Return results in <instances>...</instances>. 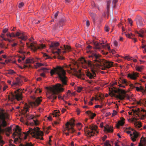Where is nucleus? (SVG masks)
<instances>
[{
	"instance_id": "20e7f679",
	"label": "nucleus",
	"mask_w": 146,
	"mask_h": 146,
	"mask_svg": "<svg viewBox=\"0 0 146 146\" xmlns=\"http://www.w3.org/2000/svg\"><path fill=\"white\" fill-rule=\"evenodd\" d=\"M89 57L92 58L97 68L102 70H106L113 65L112 62L101 59L99 54L92 53Z\"/></svg>"
},
{
	"instance_id": "2f4dec72",
	"label": "nucleus",
	"mask_w": 146,
	"mask_h": 146,
	"mask_svg": "<svg viewBox=\"0 0 146 146\" xmlns=\"http://www.w3.org/2000/svg\"><path fill=\"white\" fill-rule=\"evenodd\" d=\"M34 145L31 143H27L25 144H20L19 146H33Z\"/></svg>"
},
{
	"instance_id": "9d476101",
	"label": "nucleus",
	"mask_w": 146,
	"mask_h": 146,
	"mask_svg": "<svg viewBox=\"0 0 146 146\" xmlns=\"http://www.w3.org/2000/svg\"><path fill=\"white\" fill-rule=\"evenodd\" d=\"M42 100V99L41 98L38 97L35 101L30 102L29 105L26 104L23 108L24 112L26 113L29 112L30 106L33 108L38 106L40 104Z\"/></svg>"
},
{
	"instance_id": "ddd939ff",
	"label": "nucleus",
	"mask_w": 146,
	"mask_h": 146,
	"mask_svg": "<svg viewBox=\"0 0 146 146\" xmlns=\"http://www.w3.org/2000/svg\"><path fill=\"white\" fill-rule=\"evenodd\" d=\"M92 44L95 46L94 48L97 49H102V48H107L109 51H110L111 50L110 46L108 44H107L104 45L105 44V42L103 40L102 41V42L101 43H98L95 41H93Z\"/></svg>"
},
{
	"instance_id": "b1692460",
	"label": "nucleus",
	"mask_w": 146,
	"mask_h": 146,
	"mask_svg": "<svg viewBox=\"0 0 146 146\" xmlns=\"http://www.w3.org/2000/svg\"><path fill=\"white\" fill-rule=\"evenodd\" d=\"M92 46H91L90 45H89L88 46H87V48L88 49H89V50H87V52L88 53H89V52L90 53V54H89V55L88 56V57H89V58L90 59V60H93L92 59V58H90L89 57V56L90 55L92 54V53H96V54H97L95 52H93L92 51V50H90V49H92Z\"/></svg>"
},
{
	"instance_id": "6ab92c4d",
	"label": "nucleus",
	"mask_w": 146,
	"mask_h": 146,
	"mask_svg": "<svg viewBox=\"0 0 146 146\" xmlns=\"http://www.w3.org/2000/svg\"><path fill=\"white\" fill-rule=\"evenodd\" d=\"M138 74L137 72H133L131 73H129L127 74V77L133 80H136L137 78L138 77Z\"/></svg>"
},
{
	"instance_id": "37998d69",
	"label": "nucleus",
	"mask_w": 146,
	"mask_h": 146,
	"mask_svg": "<svg viewBox=\"0 0 146 146\" xmlns=\"http://www.w3.org/2000/svg\"><path fill=\"white\" fill-rule=\"evenodd\" d=\"M113 44L114 46H115L116 47H117L119 45V43L116 40H114V41Z\"/></svg>"
},
{
	"instance_id": "dca6fc26",
	"label": "nucleus",
	"mask_w": 146,
	"mask_h": 146,
	"mask_svg": "<svg viewBox=\"0 0 146 146\" xmlns=\"http://www.w3.org/2000/svg\"><path fill=\"white\" fill-rule=\"evenodd\" d=\"M22 80L20 77H17L16 78L15 80H13V84H12V87L15 88H18L21 85Z\"/></svg>"
},
{
	"instance_id": "39448f33",
	"label": "nucleus",
	"mask_w": 146,
	"mask_h": 146,
	"mask_svg": "<svg viewBox=\"0 0 146 146\" xmlns=\"http://www.w3.org/2000/svg\"><path fill=\"white\" fill-rule=\"evenodd\" d=\"M8 114L5 112L4 110L0 108V132L1 131V127H5L7 125V123L5 121L6 118H8ZM3 141L1 139L0 136V144L3 143Z\"/></svg>"
},
{
	"instance_id": "a211bd4d",
	"label": "nucleus",
	"mask_w": 146,
	"mask_h": 146,
	"mask_svg": "<svg viewBox=\"0 0 146 146\" xmlns=\"http://www.w3.org/2000/svg\"><path fill=\"white\" fill-rule=\"evenodd\" d=\"M126 133L128 134H129L133 142L137 138L138 136L137 132L135 131L133 132L132 133H131V131H127Z\"/></svg>"
},
{
	"instance_id": "7c9ffc66",
	"label": "nucleus",
	"mask_w": 146,
	"mask_h": 146,
	"mask_svg": "<svg viewBox=\"0 0 146 146\" xmlns=\"http://www.w3.org/2000/svg\"><path fill=\"white\" fill-rule=\"evenodd\" d=\"M111 3V1L110 0H108L107 1V12H108L110 9V4Z\"/></svg>"
},
{
	"instance_id": "e433bc0d",
	"label": "nucleus",
	"mask_w": 146,
	"mask_h": 146,
	"mask_svg": "<svg viewBox=\"0 0 146 146\" xmlns=\"http://www.w3.org/2000/svg\"><path fill=\"white\" fill-rule=\"evenodd\" d=\"M8 74H15V71L12 70H9L8 71Z\"/></svg>"
},
{
	"instance_id": "c85d7f7f",
	"label": "nucleus",
	"mask_w": 146,
	"mask_h": 146,
	"mask_svg": "<svg viewBox=\"0 0 146 146\" xmlns=\"http://www.w3.org/2000/svg\"><path fill=\"white\" fill-rule=\"evenodd\" d=\"M5 34L3 33H2L1 36H0L2 38L3 40H5V41H10V40L8 38H5Z\"/></svg>"
},
{
	"instance_id": "9b49d317",
	"label": "nucleus",
	"mask_w": 146,
	"mask_h": 146,
	"mask_svg": "<svg viewBox=\"0 0 146 146\" xmlns=\"http://www.w3.org/2000/svg\"><path fill=\"white\" fill-rule=\"evenodd\" d=\"M110 91L112 93H118L117 97L121 100H123L125 97L124 94L125 93V91L120 88H117L113 87L109 89Z\"/></svg>"
},
{
	"instance_id": "bf43d9fd",
	"label": "nucleus",
	"mask_w": 146,
	"mask_h": 146,
	"mask_svg": "<svg viewBox=\"0 0 146 146\" xmlns=\"http://www.w3.org/2000/svg\"><path fill=\"white\" fill-rule=\"evenodd\" d=\"M7 83L12 86V84H13L11 81L10 80H8L7 81Z\"/></svg>"
},
{
	"instance_id": "6e6d98bb",
	"label": "nucleus",
	"mask_w": 146,
	"mask_h": 146,
	"mask_svg": "<svg viewBox=\"0 0 146 146\" xmlns=\"http://www.w3.org/2000/svg\"><path fill=\"white\" fill-rule=\"evenodd\" d=\"M62 113H64L66 110V109L64 108H62L60 109Z\"/></svg>"
},
{
	"instance_id": "8fccbe9b",
	"label": "nucleus",
	"mask_w": 146,
	"mask_h": 146,
	"mask_svg": "<svg viewBox=\"0 0 146 146\" xmlns=\"http://www.w3.org/2000/svg\"><path fill=\"white\" fill-rule=\"evenodd\" d=\"M11 127L10 126L9 127H8V128L6 129V131H7L8 132H11Z\"/></svg>"
},
{
	"instance_id": "f3484780",
	"label": "nucleus",
	"mask_w": 146,
	"mask_h": 146,
	"mask_svg": "<svg viewBox=\"0 0 146 146\" xmlns=\"http://www.w3.org/2000/svg\"><path fill=\"white\" fill-rule=\"evenodd\" d=\"M61 48L62 50V52L63 54L66 52L70 51L71 50L70 47L68 45H64L63 47H61ZM61 52L62 50L61 49H58L57 51L56 52L58 53V54H59V53Z\"/></svg>"
},
{
	"instance_id": "864d4df0",
	"label": "nucleus",
	"mask_w": 146,
	"mask_h": 146,
	"mask_svg": "<svg viewBox=\"0 0 146 146\" xmlns=\"http://www.w3.org/2000/svg\"><path fill=\"white\" fill-rule=\"evenodd\" d=\"M102 105H96L95 106V108H102Z\"/></svg>"
},
{
	"instance_id": "49530a36",
	"label": "nucleus",
	"mask_w": 146,
	"mask_h": 146,
	"mask_svg": "<svg viewBox=\"0 0 146 146\" xmlns=\"http://www.w3.org/2000/svg\"><path fill=\"white\" fill-rule=\"evenodd\" d=\"M8 29L7 28H5L3 29L2 32L3 33L5 34L6 33H8Z\"/></svg>"
},
{
	"instance_id": "cd10ccee",
	"label": "nucleus",
	"mask_w": 146,
	"mask_h": 146,
	"mask_svg": "<svg viewBox=\"0 0 146 146\" xmlns=\"http://www.w3.org/2000/svg\"><path fill=\"white\" fill-rule=\"evenodd\" d=\"M139 111L142 112V114L143 117L146 116V110L141 108L140 110L139 109Z\"/></svg>"
},
{
	"instance_id": "e2e57ef3",
	"label": "nucleus",
	"mask_w": 146,
	"mask_h": 146,
	"mask_svg": "<svg viewBox=\"0 0 146 146\" xmlns=\"http://www.w3.org/2000/svg\"><path fill=\"white\" fill-rule=\"evenodd\" d=\"M128 21L130 24L131 25H132L133 23L132 21L130 19H128Z\"/></svg>"
},
{
	"instance_id": "a878e982",
	"label": "nucleus",
	"mask_w": 146,
	"mask_h": 146,
	"mask_svg": "<svg viewBox=\"0 0 146 146\" xmlns=\"http://www.w3.org/2000/svg\"><path fill=\"white\" fill-rule=\"evenodd\" d=\"M136 33L138 35V36H140L142 38L144 36V31L143 30H141L139 32L137 31Z\"/></svg>"
},
{
	"instance_id": "c9c22d12",
	"label": "nucleus",
	"mask_w": 146,
	"mask_h": 146,
	"mask_svg": "<svg viewBox=\"0 0 146 146\" xmlns=\"http://www.w3.org/2000/svg\"><path fill=\"white\" fill-rule=\"evenodd\" d=\"M135 126L138 128H140L141 126V122H137L135 124Z\"/></svg>"
},
{
	"instance_id": "79ce46f5",
	"label": "nucleus",
	"mask_w": 146,
	"mask_h": 146,
	"mask_svg": "<svg viewBox=\"0 0 146 146\" xmlns=\"http://www.w3.org/2000/svg\"><path fill=\"white\" fill-rule=\"evenodd\" d=\"M143 66H137L136 67V70L138 71H141L143 69Z\"/></svg>"
},
{
	"instance_id": "f8f14e48",
	"label": "nucleus",
	"mask_w": 146,
	"mask_h": 146,
	"mask_svg": "<svg viewBox=\"0 0 146 146\" xmlns=\"http://www.w3.org/2000/svg\"><path fill=\"white\" fill-rule=\"evenodd\" d=\"M26 118L28 120L26 123L27 125L33 126L37 125L39 124V122L36 116H34L31 114H27L26 115Z\"/></svg>"
},
{
	"instance_id": "09e8293b",
	"label": "nucleus",
	"mask_w": 146,
	"mask_h": 146,
	"mask_svg": "<svg viewBox=\"0 0 146 146\" xmlns=\"http://www.w3.org/2000/svg\"><path fill=\"white\" fill-rule=\"evenodd\" d=\"M82 89V87H78V89L77 90V92H80L81 91Z\"/></svg>"
},
{
	"instance_id": "5fc2aeb1",
	"label": "nucleus",
	"mask_w": 146,
	"mask_h": 146,
	"mask_svg": "<svg viewBox=\"0 0 146 146\" xmlns=\"http://www.w3.org/2000/svg\"><path fill=\"white\" fill-rule=\"evenodd\" d=\"M8 88V86L6 85H5L3 88V91H5Z\"/></svg>"
},
{
	"instance_id": "412c9836",
	"label": "nucleus",
	"mask_w": 146,
	"mask_h": 146,
	"mask_svg": "<svg viewBox=\"0 0 146 146\" xmlns=\"http://www.w3.org/2000/svg\"><path fill=\"white\" fill-rule=\"evenodd\" d=\"M86 113L87 114L91 119H92L96 115V114L92 113L90 111H87L86 112Z\"/></svg>"
},
{
	"instance_id": "a18cd8bd",
	"label": "nucleus",
	"mask_w": 146,
	"mask_h": 146,
	"mask_svg": "<svg viewBox=\"0 0 146 146\" xmlns=\"http://www.w3.org/2000/svg\"><path fill=\"white\" fill-rule=\"evenodd\" d=\"M110 28L108 26H106L104 29L106 32H108L109 31Z\"/></svg>"
},
{
	"instance_id": "2eb2a0df",
	"label": "nucleus",
	"mask_w": 146,
	"mask_h": 146,
	"mask_svg": "<svg viewBox=\"0 0 146 146\" xmlns=\"http://www.w3.org/2000/svg\"><path fill=\"white\" fill-rule=\"evenodd\" d=\"M115 84L117 85L119 87L123 88H125L127 85L126 80L121 78H119L117 84L116 82H114L113 83V85Z\"/></svg>"
},
{
	"instance_id": "7ed1b4c3",
	"label": "nucleus",
	"mask_w": 146,
	"mask_h": 146,
	"mask_svg": "<svg viewBox=\"0 0 146 146\" xmlns=\"http://www.w3.org/2000/svg\"><path fill=\"white\" fill-rule=\"evenodd\" d=\"M79 65L85 69L90 68L91 69V72L87 71L86 72L87 76L90 79H94L96 77V74L95 72L96 69L98 68L96 66V64L93 61L88 60L87 61L83 57H82L79 59L78 62Z\"/></svg>"
},
{
	"instance_id": "69168bd1",
	"label": "nucleus",
	"mask_w": 146,
	"mask_h": 146,
	"mask_svg": "<svg viewBox=\"0 0 146 146\" xmlns=\"http://www.w3.org/2000/svg\"><path fill=\"white\" fill-rule=\"evenodd\" d=\"M107 138V136H106V135H104V136H103V137H102V140L103 141H105L106 139Z\"/></svg>"
},
{
	"instance_id": "473e14b6",
	"label": "nucleus",
	"mask_w": 146,
	"mask_h": 146,
	"mask_svg": "<svg viewBox=\"0 0 146 146\" xmlns=\"http://www.w3.org/2000/svg\"><path fill=\"white\" fill-rule=\"evenodd\" d=\"M25 58V56H23V57L20 56L19 57V59H18V61L20 63L22 62V61L24 60Z\"/></svg>"
},
{
	"instance_id": "6e6552de",
	"label": "nucleus",
	"mask_w": 146,
	"mask_h": 146,
	"mask_svg": "<svg viewBox=\"0 0 146 146\" xmlns=\"http://www.w3.org/2000/svg\"><path fill=\"white\" fill-rule=\"evenodd\" d=\"M29 42H27V47L33 51H35L38 49H42L45 48V45L42 44H40L39 45L36 44L35 42H34V39L33 38L29 39Z\"/></svg>"
},
{
	"instance_id": "393cba45",
	"label": "nucleus",
	"mask_w": 146,
	"mask_h": 146,
	"mask_svg": "<svg viewBox=\"0 0 146 146\" xmlns=\"http://www.w3.org/2000/svg\"><path fill=\"white\" fill-rule=\"evenodd\" d=\"M130 86L131 87H132V88H136V90L138 92H141L143 90V88L141 86H140V87H135L132 84H131Z\"/></svg>"
},
{
	"instance_id": "de8ad7c7",
	"label": "nucleus",
	"mask_w": 146,
	"mask_h": 146,
	"mask_svg": "<svg viewBox=\"0 0 146 146\" xmlns=\"http://www.w3.org/2000/svg\"><path fill=\"white\" fill-rule=\"evenodd\" d=\"M24 5V3L23 2H21L19 3V8H22Z\"/></svg>"
},
{
	"instance_id": "603ef678",
	"label": "nucleus",
	"mask_w": 146,
	"mask_h": 146,
	"mask_svg": "<svg viewBox=\"0 0 146 146\" xmlns=\"http://www.w3.org/2000/svg\"><path fill=\"white\" fill-rule=\"evenodd\" d=\"M118 0H113L112 3L114 5V6H115V4L117 2Z\"/></svg>"
},
{
	"instance_id": "680f3d73",
	"label": "nucleus",
	"mask_w": 146,
	"mask_h": 146,
	"mask_svg": "<svg viewBox=\"0 0 146 146\" xmlns=\"http://www.w3.org/2000/svg\"><path fill=\"white\" fill-rule=\"evenodd\" d=\"M19 52V53L21 54H23L25 52L23 51L21 49H20Z\"/></svg>"
},
{
	"instance_id": "c03bdc74",
	"label": "nucleus",
	"mask_w": 146,
	"mask_h": 146,
	"mask_svg": "<svg viewBox=\"0 0 146 146\" xmlns=\"http://www.w3.org/2000/svg\"><path fill=\"white\" fill-rule=\"evenodd\" d=\"M113 113H112V116L111 117H113L116 115L117 114V111L115 110H113Z\"/></svg>"
},
{
	"instance_id": "58836bf2",
	"label": "nucleus",
	"mask_w": 146,
	"mask_h": 146,
	"mask_svg": "<svg viewBox=\"0 0 146 146\" xmlns=\"http://www.w3.org/2000/svg\"><path fill=\"white\" fill-rule=\"evenodd\" d=\"M43 56L45 59H47L50 58V56L45 53H43Z\"/></svg>"
},
{
	"instance_id": "ea45409f",
	"label": "nucleus",
	"mask_w": 146,
	"mask_h": 146,
	"mask_svg": "<svg viewBox=\"0 0 146 146\" xmlns=\"http://www.w3.org/2000/svg\"><path fill=\"white\" fill-rule=\"evenodd\" d=\"M146 48V43L143 42H142V45L141 47V49H143Z\"/></svg>"
},
{
	"instance_id": "4be33fe9",
	"label": "nucleus",
	"mask_w": 146,
	"mask_h": 146,
	"mask_svg": "<svg viewBox=\"0 0 146 146\" xmlns=\"http://www.w3.org/2000/svg\"><path fill=\"white\" fill-rule=\"evenodd\" d=\"M125 120V119H124L123 118H121V120L118 121V123L117 124V127L119 128V126H122L124 123V121Z\"/></svg>"
},
{
	"instance_id": "72a5a7b5",
	"label": "nucleus",
	"mask_w": 146,
	"mask_h": 146,
	"mask_svg": "<svg viewBox=\"0 0 146 146\" xmlns=\"http://www.w3.org/2000/svg\"><path fill=\"white\" fill-rule=\"evenodd\" d=\"M59 43L58 42H56L53 44H52L50 46V47L55 48L59 45Z\"/></svg>"
},
{
	"instance_id": "774afa93",
	"label": "nucleus",
	"mask_w": 146,
	"mask_h": 146,
	"mask_svg": "<svg viewBox=\"0 0 146 146\" xmlns=\"http://www.w3.org/2000/svg\"><path fill=\"white\" fill-rule=\"evenodd\" d=\"M126 36L128 38H130V35L129 33H126L125 34Z\"/></svg>"
},
{
	"instance_id": "3c124183",
	"label": "nucleus",
	"mask_w": 146,
	"mask_h": 146,
	"mask_svg": "<svg viewBox=\"0 0 146 146\" xmlns=\"http://www.w3.org/2000/svg\"><path fill=\"white\" fill-rule=\"evenodd\" d=\"M104 146H107L109 145H110L109 144V141H106V142H105L104 143Z\"/></svg>"
},
{
	"instance_id": "4468645a",
	"label": "nucleus",
	"mask_w": 146,
	"mask_h": 146,
	"mask_svg": "<svg viewBox=\"0 0 146 146\" xmlns=\"http://www.w3.org/2000/svg\"><path fill=\"white\" fill-rule=\"evenodd\" d=\"M11 38L17 37L22 40H25L27 39V36L23 32H17L16 34H15L13 33H10Z\"/></svg>"
},
{
	"instance_id": "052dcab7",
	"label": "nucleus",
	"mask_w": 146,
	"mask_h": 146,
	"mask_svg": "<svg viewBox=\"0 0 146 146\" xmlns=\"http://www.w3.org/2000/svg\"><path fill=\"white\" fill-rule=\"evenodd\" d=\"M86 25L87 27H88L90 25V22L88 20H87L86 21Z\"/></svg>"
},
{
	"instance_id": "338daca9",
	"label": "nucleus",
	"mask_w": 146,
	"mask_h": 146,
	"mask_svg": "<svg viewBox=\"0 0 146 146\" xmlns=\"http://www.w3.org/2000/svg\"><path fill=\"white\" fill-rule=\"evenodd\" d=\"M137 24L140 26H142L143 25V24L142 23H140L138 21L137 22Z\"/></svg>"
},
{
	"instance_id": "f03ea898",
	"label": "nucleus",
	"mask_w": 146,
	"mask_h": 146,
	"mask_svg": "<svg viewBox=\"0 0 146 146\" xmlns=\"http://www.w3.org/2000/svg\"><path fill=\"white\" fill-rule=\"evenodd\" d=\"M15 131L13 134V136L15 137L17 136L21 140L26 139L29 134L31 135L32 136L39 139L40 140H43L42 136L43 133L39 130V128L38 127L34 128L29 127V130L27 132H24L21 133V129L18 126H16Z\"/></svg>"
},
{
	"instance_id": "bb28decb",
	"label": "nucleus",
	"mask_w": 146,
	"mask_h": 146,
	"mask_svg": "<svg viewBox=\"0 0 146 146\" xmlns=\"http://www.w3.org/2000/svg\"><path fill=\"white\" fill-rule=\"evenodd\" d=\"M73 66V65L69 64L68 65L66 66V67L68 68H70L72 72H76V70L72 67Z\"/></svg>"
},
{
	"instance_id": "1a4fd4ad",
	"label": "nucleus",
	"mask_w": 146,
	"mask_h": 146,
	"mask_svg": "<svg viewBox=\"0 0 146 146\" xmlns=\"http://www.w3.org/2000/svg\"><path fill=\"white\" fill-rule=\"evenodd\" d=\"M74 120L72 119L71 122H68L65 125L66 127L64 128V130L63 131V133L66 136L69 135L70 133L73 134L76 132V130L74 129L73 127L75 125Z\"/></svg>"
},
{
	"instance_id": "4c0bfd02",
	"label": "nucleus",
	"mask_w": 146,
	"mask_h": 146,
	"mask_svg": "<svg viewBox=\"0 0 146 146\" xmlns=\"http://www.w3.org/2000/svg\"><path fill=\"white\" fill-rule=\"evenodd\" d=\"M76 126L77 127H79L80 128H78V129L80 130L81 129V128L82 127V125L81 123H78L76 125Z\"/></svg>"
},
{
	"instance_id": "a19ab883",
	"label": "nucleus",
	"mask_w": 146,
	"mask_h": 146,
	"mask_svg": "<svg viewBox=\"0 0 146 146\" xmlns=\"http://www.w3.org/2000/svg\"><path fill=\"white\" fill-rule=\"evenodd\" d=\"M124 58L126 59H127L128 61L133 59V58L132 57H130L129 56H125V57Z\"/></svg>"
},
{
	"instance_id": "5701e85b",
	"label": "nucleus",
	"mask_w": 146,
	"mask_h": 146,
	"mask_svg": "<svg viewBox=\"0 0 146 146\" xmlns=\"http://www.w3.org/2000/svg\"><path fill=\"white\" fill-rule=\"evenodd\" d=\"M36 60L33 58H27L25 61V63H33L35 62Z\"/></svg>"
},
{
	"instance_id": "423d86ee",
	"label": "nucleus",
	"mask_w": 146,
	"mask_h": 146,
	"mask_svg": "<svg viewBox=\"0 0 146 146\" xmlns=\"http://www.w3.org/2000/svg\"><path fill=\"white\" fill-rule=\"evenodd\" d=\"M22 90L20 89L12 92L9 95V100L11 101L15 100L18 101L21 100L22 98Z\"/></svg>"
},
{
	"instance_id": "aec40b11",
	"label": "nucleus",
	"mask_w": 146,
	"mask_h": 146,
	"mask_svg": "<svg viewBox=\"0 0 146 146\" xmlns=\"http://www.w3.org/2000/svg\"><path fill=\"white\" fill-rule=\"evenodd\" d=\"M104 130L108 132H112L113 131V129L111 126H110L108 124L106 125L104 127Z\"/></svg>"
},
{
	"instance_id": "f257e3e1",
	"label": "nucleus",
	"mask_w": 146,
	"mask_h": 146,
	"mask_svg": "<svg viewBox=\"0 0 146 146\" xmlns=\"http://www.w3.org/2000/svg\"><path fill=\"white\" fill-rule=\"evenodd\" d=\"M51 75L57 74L62 82V85L58 83L52 87H45V88L47 90L46 96L47 98L52 100V102L56 99V95L64 91V89L63 88V85H66L67 81V78L66 76L65 70L63 68L60 66H58L55 67H53L51 70L50 72Z\"/></svg>"
},
{
	"instance_id": "c756f323",
	"label": "nucleus",
	"mask_w": 146,
	"mask_h": 146,
	"mask_svg": "<svg viewBox=\"0 0 146 146\" xmlns=\"http://www.w3.org/2000/svg\"><path fill=\"white\" fill-rule=\"evenodd\" d=\"M59 110H55L53 112V114L54 117H58L60 115L59 114Z\"/></svg>"
},
{
	"instance_id": "4d7b16f0",
	"label": "nucleus",
	"mask_w": 146,
	"mask_h": 146,
	"mask_svg": "<svg viewBox=\"0 0 146 146\" xmlns=\"http://www.w3.org/2000/svg\"><path fill=\"white\" fill-rule=\"evenodd\" d=\"M41 92V90L39 88H37L35 91V93H40Z\"/></svg>"
},
{
	"instance_id": "0e129e2a",
	"label": "nucleus",
	"mask_w": 146,
	"mask_h": 146,
	"mask_svg": "<svg viewBox=\"0 0 146 146\" xmlns=\"http://www.w3.org/2000/svg\"><path fill=\"white\" fill-rule=\"evenodd\" d=\"M111 113H110V112H108L106 113L105 115L106 116H109L110 115H111Z\"/></svg>"
},
{
	"instance_id": "13d9d810",
	"label": "nucleus",
	"mask_w": 146,
	"mask_h": 146,
	"mask_svg": "<svg viewBox=\"0 0 146 146\" xmlns=\"http://www.w3.org/2000/svg\"><path fill=\"white\" fill-rule=\"evenodd\" d=\"M6 36L8 37V38H11L10 33H7L6 34Z\"/></svg>"
},
{
	"instance_id": "f704fd0d",
	"label": "nucleus",
	"mask_w": 146,
	"mask_h": 146,
	"mask_svg": "<svg viewBox=\"0 0 146 146\" xmlns=\"http://www.w3.org/2000/svg\"><path fill=\"white\" fill-rule=\"evenodd\" d=\"M44 65L40 63H37L35 65V67L36 68H37L39 67L43 66Z\"/></svg>"
},
{
	"instance_id": "0eeeda50",
	"label": "nucleus",
	"mask_w": 146,
	"mask_h": 146,
	"mask_svg": "<svg viewBox=\"0 0 146 146\" xmlns=\"http://www.w3.org/2000/svg\"><path fill=\"white\" fill-rule=\"evenodd\" d=\"M98 133V127L96 125L91 124L86 127L85 134L88 137H91Z\"/></svg>"
}]
</instances>
